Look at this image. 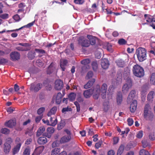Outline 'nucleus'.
Returning <instances> with one entry per match:
<instances>
[{
	"instance_id": "f257e3e1",
	"label": "nucleus",
	"mask_w": 155,
	"mask_h": 155,
	"mask_svg": "<svg viewBox=\"0 0 155 155\" xmlns=\"http://www.w3.org/2000/svg\"><path fill=\"white\" fill-rule=\"evenodd\" d=\"M100 86L97 85L94 89H90L85 90L84 91L83 95L86 98H90L93 94V97L95 99H98L100 95Z\"/></svg>"
},
{
	"instance_id": "f03ea898",
	"label": "nucleus",
	"mask_w": 155,
	"mask_h": 155,
	"mask_svg": "<svg viewBox=\"0 0 155 155\" xmlns=\"http://www.w3.org/2000/svg\"><path fill=\"white\" fill-rule=\"evenodd\" d=\"M136 54L139 61L142 62L146 59L147 51L144 48L142 47L138 48L136 50Z\"/></svg>"
},
{
	"instance_id": "7ed1b4c3",
	"label": "nucleus",
	"mask_w": 155,
	"mask_h": 155,
	"mask_svg": "<svg viewBox=\"0 0 155 155\" xmlns=\"http://www.w3.org/2000/svg\"><path fill=\"white\" fill-rule=\"evenodd\" d=\"M144 117L148 120H151L153 117V114L151 111V107L149 104L145 105L144 110Z\"/></svg>"
},
{
	"instance_id": "20e7f679",
	"label": "nucleus",
	"mask_w": 155,
	"mask_h": 155,
	"mask_svg": "<svg viewBox=\"0 0 155 155\" xmlns=\"http://www.w3.org/2000/svg\"><path fill=\"white\" fill-rule=\"evenodd\" d=\"M133 71L134 74L138 77H141L144 74L143 68L138 64L134 65L133 68Z\"/></svg>"
},
{
	"instance_id": "39448f33",
	"label": "nucleus",
	"mask_w": 155,
	"mask_h": 155,
	"mask_svg": "<svg viewBox=\"0 0 155 155\" xmlns=\"http://www.w3.org/2000/svg\"><path fill=\"white\" fill-rule=\"evenodd\" d=\"M132 86V81L130 78L128 77L126 83L124 84L122 87V91L124 93H127Z\"/></svg>"
},
{
	"instance_id": "423d86ee",
	"label": "nucleus",
	"mask_w": 155,
	"mask_h": 155,
	"mask_svg": "<svg viewBox=\"0 0 155 155\" xmlns=\"http://www.w3.org/2000/svg\"><path fill=\"white\" fill-rule=\"evenodd\" d=\"M43 86V84L35 82L31 84L30 89L31 91L37 92L40 90Z\"/></svg>"
},
{
	"instance_id": "0eeeda50",
	"label": "nucleus",
	"mask_w": 155,
	"mask_h": 155,
	"mask_svg": "<svg viewBox=\"0 0 155 155\" xmlns=\"http://www.w3.org/2000/svg\"><path fill=\"white\" fill-rule=\"evenodd\" d=\"M12 142V140L11 138H8L6 139V142L4 144V150L5 153H8L10 151L11 146L10 144Z\"/></svg>"
},
{
	"instance_id": "6e6552de",
	"label": "nucleus",
	"mask_w": 155,
	"mask_h": 155,
	"mask_svg": "<svg viewBox=\"0 0 155 155\" xmlns=\"http://www.w3.org/2000/svg\"><path fill=\"white\" fill-rule=\"evenodd\" d=\"M78 43L79 45L85 47H87L90 45L89 41L82 36L79 38L78 40Z\"/></svg>"
},
{
	"instance_id": "1a4fd4ad",
	"label": "nucleus",
	"mask_w": 155,
	"mask_h": 155,
	"mask_svg": "<svg viewBox=\"0 0 155 155\" xmlns=\"http://www.w3.org/2000/svg\"><path fill=\"white\" fill-rule=\"evenodd\" d=\"M107 88V84L105 83H104L102 84L101 90L100 87V94H101V97L102 99H105L106 97Z\"/></svg>"
},
{
	"instance_id": "9d476101",
	"label": "nucleus",
	"mask_w": 155,
	"mask_h": 155,
	"mask_svg": "<svg viewBox=\"0 0 155 155\" xmlns=\"http://www.w3.org/2000/svg\"><path fill=\"white\" fill-rule=\"evenodd\" d=\"M11 60L13 61H18L20 59V55L19 53L14 51L10 54Z\"/></svg>"
},
{
	"instance_id": "9b49d317",
	"label": "nucleus",
	"mask_w": 155,
	"mask_h": 155,
	"mask_svg": "<svg viewBox=\"0 0 155 155\" xmlns=\"http://www.w3.org/2000/svg\"><path fill=\"white\" fill-rule=\"evenodd\" d=\"M55 84V88L57 90H61L63 87V82L60 80H56Z\"/></svg>"
},
{
	"instance_id": "f8f14e48",
	"label": "nucleus",
	"mask_w": 155,
	"mask_h": 155,
	"mask_svg": "<svg viewBox=\"0 0 155 155\" xmlns=\"http://www.w3.org/2000/svg\"><path fill=\"white\" fill-rule=\"evenodd\" d=\"M101 61V65L102 68L104 69H107L109 65L108 60L107 59L104 58L102 59Z\"/></svg>"
},
{
	"instance_id": "ddd939ff",
	"label": "nucleus",
	"mask_w": 155,
	"mask_h": 155,
	"mask_svg": "<svg viewBox=\"0 0 155 155\" xmlns=\"http://www.w3.org/2000/svg\"><path fill=\"white\" fill-rule=\"evenodd\" d=\"M137 102L136 100H134L132 101V103L130 104V110L132 112H134L137 109Z\"/></svg>"
},
{
	"instance_id": "4468645a",
	"label": "nucleus",
	"mask_w": 155,
	"mask_h": 155,
	"mask_svg": "<svg viewBox=\"0 0 155 155\" xmlns=\"http://www.w3.org/2000/svg\"><path fill=\"white\" fill-rule=\"evenodd\" d=\"M16 122L15 120L11 119L6 122L5 125L6 127L12 128L16 125Z\"/></svg>"
},
{
	"instance_id": "2eb2a0df",
	"label": "nucleus",
	"mask_w": 155,
	"mask_h": 155,
	"mask_svg": "<svg viewBox=\"0 0 155 155\" xmlns=\"http://www.w3.org/2000/svg\"><path fill=\"white\" fill-rule=\"evenodd\" d=\"M56 71V67L54 63H52L49 66L47 71V73L48 74L55 72Z\"/></svg>"
},
{
	"instance_id": "dca6fc26",
	"label": "nucleus",
	"mask_w": 155,
	"mask_h": 155,
	"mask_svg": "<svg viewBox=\"0 0 155 155\" xmlns=\"http://www.w3.org/2000/svg\"><path fill=\"white\" fill-rule=\"evenodd\" d=\"M71 135H65L61 138L60 142L61 143L68 142L71 140Z\"/></svg>"
},
{
	"instance_id": "f3484780",
	"label": "nucleus",
	"mask_w": 155,
	"mask_h": 155,
	"mask_svg": "<svg viewBox=\"0 0 155 155\" xmlns=\"http://www.w3.org/2000/svg\"><path fill=\"white\" fill-rule=\"evenodd\" d=\"M136 91L134 90H132L130 92L127 100L128 103H130L131 101H133V98L134 97Z\"/></svg>"
},
{
	"instance_id": "a211bd4d",
	"label": "nucleus",
	"mask_w": 155,
	"mask_h": 155,
	"mask_svg": "<svg viewBox=\"0 0 155 155\" xmlns=\"http://www.w3.org/2000/svg\"><path fill=\"white\" fill-rule=\"evenodd\" d=\"M87 37L90 41V45H94L95 44L97 39L95 37L91 35H88L87 36Z\"/></svg>"
},
{
	"instance_id": "6ab92c4d",
	"label": "nucleus",
	"mask_w": 155,
	"mask_h": 155,
	"mask_svg": "<svg viewBox=\"0 0 155 155\" xmlns=\"http://www.w3.org/2000/svg\"><path fill=\"white\" fill-rule=\"evenodd\" d=\"M155 95V92L154 91H150L147 95V100L150 102L152 101Z\"/></svg>"
},
{
	"instance_id": "aec40b11",
	"label": "nucleus",
	"mask_w": 155,
	"mask_h": 155,
	"mask_svg": "<svg viewBox=\"0 0 155 155\" xmlns=\"http://www.w3.org/2000/svg\"><path fill=\"white\" fill-rule=\"evenodd\" d=\"M25 44H22L20 43L19 45L21 46H17L16 48L17 50L21 51H27L28 50V49L25 46Z\"/></svg>"
},
{
	"instance_id": "412c9836",
	"label": "nucleus",
	"mask_w": 155,
	"mask_h": 155,
	"mask_svg": "<svg viewBox=\"0 0 155 155\" xmlns=\"http://www.w3.org/2000/svg\"><path fill=\"white\" fill-rule=\"evenodd\" d=\"M95 80L94 79H93L91 80H90L84 86V87L85 89H87L91 87L93 83L95 82Z\"/></svg>"
},
{
	"instance_id": "4be33fe9",
	"label": "nucleus",
	"mask_w": 155,
	"mask_h": 155,
	"mask_svg": "<svg viewBox=\"0 0 155 155\" xmlns=\"http://www.w3.org/2000/svg\"><path fill=\"white\" fill-rule=\"evenodd\" d=\"M62 94L60 92H59L58 93L56 97V103L57 104H59L60 103L61 101L62 98ZM53 98H54V97Z\"/></svg>"
},
{
	"instance_id": "5701e85b",
	"label": "nucleus",
	"mask_w": 155,
	"mask_h": 155,
	"mask_svg": "<svg viewBox=\"0 0 155 155\" xmlns=\"http://www.w3.org/2000/svg\"><path fill=\"white\" fill-rule=\"evenodd\" d=\"M38 142L40 144H44L47 142V140L45 137H41L38 138Z\"/></svg>"
},
{
	"instance_id": "b1692460",
	"label": "nucleus",
	"mask_w": 155,
	"mask_h": 155,
	"mask_svg": "<svg viewBox=\"0 0 155 155\" xmlns=\"http://www.w3.org/2000/svg\"><path fill=\"white\" fill-rule=\"evenodd\" d=\"M68 61L66 60L61 59L60 60V66L62 71H65V66L66 65Z\"/></svg>"
},
{
	"instance_id": "393cba45",
	"label": "nucleus",
	"mask_w": 155,
	"mask_h": 155,
	"mask_svg": "<svg viewBox=\"0 0 155 155\" xmlns=\"http://www.w3.org/2000/svg\"><path fill=\"white\" fill-rule=\"evenodd\" d=\"M21 143H18L13 149V153L14 155L17 153L19 151L21 145Z\"/></svg>"
},
{
	"instance_id": "a878e982",
	"label": "nucleus",
	"mask_w": 155,
	"mask_h": 155,
	"mask_svg": "<svg viewBox=\"0 0 155 155\" xmlns=\"http://www.w3.org/2000/svg\"><path fill=\"white\" fill-rule=\"evenodd\" d=\"M145 19L146 21L149 23L152 21L154 18H153V17L149 15L145 14L144 15Z\"/></svg>"
},
{
	"instance_id": "bb28decb",
	"label": "nucleus",
	"mask_w": 155,
	"mask_h": 155,
	"mask_svg": "<svg viewBox=\"0 0 155 155\" xmlns=\"http://www.w3.org/2000/svg\"><path fill=\"white\" fill-rule=\"evenodd\" d=\"M57 108L56 107H54L50 110L48 114V116H51L52 115L54 114L56 112Z\"/></svg>"
},
{
	"instance_id": "cd10ccee",
	"label": "nucleus",
	"mask_w": 155,
	"mask_h": 155,
	"mask_svg": "<svg viewBox=\"0 0 155 155\" xmlns=\"http://www.w3.org/2000/svg\"><path fill=\"white\" fill-rule=\"evenodd\" d=\"M122 101V96L121 93L120 92L118 93L117 97V103L118 104H121Z\"/></svg>"
},
{
	"instance_id": "c85d7f7f",
	"label": "nucleus",
	"mask_w": 155,
	"mask_h": 155,
	"mask_svg": "<svg viewBox=\"0 0 155 155\" xmlns=\"http://www.w3.org/2000/svg\"><path fill=\"white\" fill-rule=\"evenodd\" d=\"M45 128L44 126L40 127L38 130L36 135L37 136H39L45 130Z\"/></svg>"
},
{
	"instance_id": "c756f323",
	"label": "nucleus",
	"mask_w": 155,
	"mask_h": 155,
	"mask_svg": "<svg viewBox=\"0 0 155 155\" xmlns=\"http://www.w3.org/2000/svg\"><path fill=\"white\" fill-rule=\"evenodd\" d=\"M124 146L123 144L120 145L117 153V155H121L123 153L124 148Z\"/></svg>"
},
{
	"instance_id": "7c9ffc66",
	"label": "nucleus",
	"mask_w": 155,
	"mask_h": 155,
	"mask_svg": "<svg viewBox=\"0 0 155 155\" xmlns=\"http://www.w3.org/2000/svg\"><path fill=\"white\" fill-rule=\"evenodd\" d=\"M44 148V146H40L37 147L34 151L36 152V153H38L39 155H40V154L43 151Z\"/></svg>"
},
{
	"instance_id": "2f4dec72",
	"label": "nucleus",
	"mask_w": 155,
	"mask_h": 155,
	"mask_svg": "<svg viewBox=\"0 0 155 155\" xmlns=\"http://www.w3.org/2000/svg\"><path fill=\"white\" fill-rule=\"evenodd\" d=\"M50 125L54 126L57 123V120L56 118H53L52 117L50 118Z\"/></svg>"
},
{
	"instance_id": "473e14b6",
	"label": "nucleus",
	"mask_w": 155,
	"mask_h": 155,
	"mask_svg": "<svg viewBox=\"0 0 155 155\" xmlns=\"http://www.w3.org/2000/svg\"><path fill=\"white\" fill-rule=\"evenodd\" d=\"M17 13L20 15L21 18H22L25 16V13L24 12V10L23 8L18 9L17 11Z\"/></svg>"
},
{
	"instance_id": "72a5a7b5",
	"label": "nucleus",
	"mask_w": 155,
	"mask_h": 155,
	"mask_svg": "<svg viewBox=\"0 0 155 155\" xmlns=\"http://www.w3.org/2000/svg\"><path fill=\"white\" fill-rule=\"evenodd\" d=\"M91 65L93 70L94 71H96L98 69V64L96 61H94L92 62Z\"/></svg>"
},
{
	"instance_id": "f704fd0d",
	"label": "nucleus",
	"mask_w": 155,
	"mask_h": 155,
	"mask_svg": "<svg viewBox=\"0 0 155 155\" xmlns=\"http://www.w3.org/2000/svg\"><path fill=\"white\" fill-rule=\"evenodd\" d=\"M76 94L74 93H71L68 96V99L70 101H74L75 99Z\"/></svg>"
},
{
	"instance_id": "c9c22d12",
	"label": "nucleus",
	"mask_w": 155,
	"mask_h": 155,
	"mask_svg": "<svg viewBox=\"0 0 155 155\" xmlns=\"http://www.w3.org/2000/svg\"><path fill=\"white\" fill-rule=\"evenodd\" d=\"M150 82L153 84H155V73H153L151 74L150 78Z\"/></svg>"
},
{
	"instance_id": "e433bc0d",
	"label": "nucleus",
	"mask_w": 155,
	"mask_h": 155,
	"mask_svg": "<svg viewBox=\"0 0 155 155\" xmlns=\"http://www.w3.org/2000/svg\"><path fill=\"white\" fill-rule=\"evenodd\" d=\"M60 149L59 148H56L54 149L51 151V155H57L60 152Z\"/></svg>"
},
{
	"instance_id": "4c0bfd02",
	"label": "nucleus",
	"mask_w": 155,
	"mask_h": 155,
	"mask_svg": "<svg viewBox=\"0 0 155 155\" xmlns=\"http://www.w3.org/2000/svg\"><path fill=\"white\" fill-rule=\"evenodd\" d=\"M139 154L140 155H150L148 151L144 149L140 150Z\"/></svg>"
},
{
	"instance_id": "58836bf2",
	"label": "nucleus",
	"mask_w": 155,
	"mask_h": 155,
	"mask_svg": "<svg viewBox=\"0 0 155 155\" xmlns=\"http://www.w3.org/2000/svg\"><path fill=\"white\" fill-rule=\"evenodd\" d=\"M141 142L142 144L143 147L144 148H145L147 147L150 146L149 143L145 140H143Z\"/></svg>"
},
{
	"instance_id": "ea45409f",
	"label": "nucleus",
	"mask_w": 155,
	"mask_h": 155,
	"mask_svg": "<svg viewBox=\"0 0 155 155\" xmlns=\"http://www.w3.org/2000/svg\"><path fill=\"white\" fill-rule=\"evenodd\" d=\"M149 139L152 140H155V133L153 132H150L149 136Z\"/></svg>"
},
{
	"instance_id": "a19ab883",
	"label": "nucleus",
	"mask_w": 155,
	"mask_h": 155,
	"mask_svg": "<svg viewBox=\"0 0 155 155\" xmlns=\"http://www.w3.org/2000/svg\"><path fill=\"white\" fill-rule=\"evenodd\" d=\"M34 21H33L32 22L29 23L27 25H24V26L21 27V28H20L19 29H17V30L18 31V30H20L24 28H30V27H31V26H32L34 25Z\"/></svg>"
},
{
	"instance_id": "79ce46f5",
	"label": "nucleus",
	"mask_w": 155,
	"mask_h": 155,
	"mask_svg": "<svg viewBox=\"0 0 155 155\" xmlns=\"http://www.w3.org/2000/svg\"><path fill=\"white\" fill-rule=\"evenodd\" d=\"M90 60L88 59H86L81 61V63L84 65H86L90 62Z\"/></svg>"
},
{
	"instance_id": "37998d69",
	"label": "nucleus",
	"mask_w": 155,
	"mask_h": 155,
	"mask_svg": "<svg viewBox=\"0 0 155 155\" xmlns=\"http://www.w3.org/2000/svg\"><path fill=\"white\" fill-rule=\"evenodd\" d=\"M25 134H28L30 136H31L33 135L34 132L32 129H28L25 133Z\"/></svg>"
},
{
	"instance_id": "c03bdc74",
	"label": "nucleus",
	"mask_w": 155,
	"mask_h": 155,
	"mask_svg": "<svg viewBox=\"0 0 155 155\" xmlns=\"http://www.w3.org/2000/svg\"><path fill=\"white\" fill-rule=\"evenodd\" d=\"M10 130L6 128H3L1 130V132L3 134H8L9 133Z\"/></svg>"
},
{
	"instance_id": "a18cd8bd",
	"label": "nucleus",
	"mask_w": 155,
	"mask_h": 155,
	"mask_svg": "<svg viewBox=\"0 0 155 155\" xmlns=\"http://www.w3.org/2000/svg\"><path fill=\"white\" fill-rule=\"evenodd\" d=\"M13 18L16 21H19L22 18L18 14H16L13 17Z\"/></svg>"
},
{
	"instance_id": "49530a36",
	"label": "nucleus",
	"mask_w": 155,
	"mask_h": 155,
	"mask_svg": "<svg viewBox=\"0 0 155 155\" xmlns=\"http://www.w3.org/2000/svg\"><path fill=\"white\" fill-rule=\"evenodd\" d=\"M30 149L28 147L26 148L25 150L23 155H30Z\"/></svg>"
},
{
	"instance_id": "de8ad7c7",
	"label": "nucleus",
	"mask_w": 155,
	"mask_h": 155,
	"mask_svg": "<svg viewBox=\"0 0 155 155\" xmlns=\"http://www.w3.org/2000/svg\"><path fill=\"white\" fill-rule=\"evenodd\" d=\"M143 131L142 130H140L137 133V137L138 138H141L143 137Z\"/></svg>"
},
{
	"instance_id": "09e8293b",
	"label": "nucleus",
	"mask_w": 155,
	"mask_h": 155,
	"mask_svg": "<svg viewBox=\"0 0 155 155\" xmlns=\"http://www.w3.org/2000/svg\"><path fill=\"white\" fill-rule=\"evenodd\" d=\"M93 75V74L92 71H89L86 76V78L87 79H89L91 78Z\"/></svg>"
},
{
	"instance_id": "8fccbe9b",
	"label": "nucleus",
	"mask_w": 155,
	"mask_h": 155,
	"mask_svg": "<svg viewBox=\"0 0 155 155\" xmlns=\"http://www.w3.org/2000/svg\"><path fill=\"white\" fill-rule=\"evenodd\" d=\"M47 131L48 133L52 134L54 132V130L53 127H49L47 128Z\"/></svg>"
},
{
	"instance_id": "3c124183",
	"label": "nucleus",
	"mask_w": 155,
	"mask_h": 155,
	"mask_svg": "<svg viewBox=\"0 0 155 155\" xmlns=\"http://www.w3.org/2000/svg\"><path fill=\"white\" fill-rule=\"evenodd\" d=\"M36 52L39 53L44 54L46 53L45 51L43 49L36 48L35 50Z\"/></svg>"
},
{
	"instance_id": "603ef678",
	"label": "nucleus",
	"mask_w": 155,
	"mask_h": 155,
	"mask_svg": "<svg viewBox=\"0 0 155 155\" xmlns=\"http://www.w3.org/2000/svg\"><path fill=\"white\" fill-rule=\"evenodd\" d=\"M126 41L123 38L119 39L118 41V43L120 45H124L126 44Z\"/></svg>"
},
{
	"instance_id": "864d4df0",
	"label": "nucleus",
	"mask_w": 155,
	"mask_h": 155,
	"mask_svg": "<svg viewBox=\"0 0 155 155\" xmlns=\"http://www.w3.org/2000/svg\"><path fill=\"white\" fill-rule=\"evenodd\" d=\"M8 15L7 13H5L0 15V18L3 19H6L8 18Z\"/></svg>"
},
{
	"instance_id": "5fc2aeb1",
	"label": "nucleus",
	"mask_w": 155,
	"mask_h": 155,
	"mask_svg": "<svg viewBox=\"0 0 155 155\" xmlns=\"http://www.w3.org/2000/svg\"><path fill=\"white\" fill-rule=\"evenodd\" d=\"M45 109L44 107H42L39 108L38 110V114H41L45 110Z\"/></svg>"
},
{
	"instance_id": "6e6d98bb",
	"label": "nucleus",
	"mask_w": 155,
	"mask_h": 155,
	"mask_svg": "<svg viewBox=\"0 0 155 155\" xmlns=\"http://www.w3.org/2000/svg\"><path fill=\"white\" fill-rule=\"evenodd\" d=\"M8 62V60L4 58H0V64H3L7 63Z\"/></svg>"
},
{
	"instance_id": "4d7b16f0",
	"label": "nucleus",
	"mask_w": 155,
	"mask_h": 155,
	"mask_svg": "<svg viewBox=\"0 0 155 155\" xmlns=\"http://www.w3.org/2000/svg\"><path fill=\"white\" fill-rule=\"evenodd\" d=\"M127 121L128 122V124L129 126H131L133 125L134 121L132 118H128Z\"/></svg>"
},
{
	"instance_id": "13d9d810",
	"label": "nucleus",
	"mask_w": 155,
	"mask_h": 155,
	"mask_svg": "<svg viewBox=\"0 0 155 155\" xmlns=\"http://www.w3.org/2000/svg\"><path fill=\"white\" fill-rule=\"evenodd\" d=\"M119 140V138L118 137H114L113 139V144H116L118 142Z\"/></svg>"
},
{
	"instance_id": "bf43d9fd",
	"label": "nucleus",
	"mask_w": 155,
	"mask_h": 155,
	"mask_svg": "<svg viewBox=\"0 0 155 155\" xmlns=\"http://www.w3.org/2000/svg\"><path fill=\"white\" fill-rule=\"evenodd\" d=\"M74 2L76 4H82L84 2V0H74Z\"/></svg>"
},
{
	"instance_id": "052dcab7",
	"label": "nucleus",
	"mask_w": 155,
	"mask_h": 155,
	"mask_svg": "<svg viewBox=\"0 0 155 155\" xmlns=\"http://www.w3.org/2000/svg\"><path fill=\"white\" fill-rule=\"evenodd\" d=\"M102 142L99 141L98 142L96 143L95 144V147L97 149H98L100 147L101 145Z\"/></svg>"
},
{
	"instance_id": "680f3d73",
	"label": "nucleus",
	"mask_w": 155,
	"mask_h": 155,
	"mask_svg": "<svg viewBox=\"0 0 155 155\" xmlns=\"http://www.w3.org/2000/svg\"><path fill=\"white\" fill-rule=\"evenodd\" d=\"M150 25L152 27L153 29H155V19H153V20L150 23Z\"/></svg>"
},
{
	"instance_id": "e2e57ef3",
	"label": "nucleus",
	"mask_w": 155,
	"mask_h": 155,
	"mask_svg": "<svg viewBox=\"0 0 155 155\" xmlns=\"http://www.w3.org/2000/svg\"><path fill=\"white\" fill-rule=\"evenodd\" d=\"M32 141V139L31 138H29L25 142V144L26 145H29L31 144Z\"/></svg>"
},
{
	"instance_id": "0e129e2a",
	"label": "nucleus",
	"mask_w": 155,
	"mask_h": 155,
	"mask_svg": "<svg viewBox=\"0 0 155 155\" xmlns=\"http://www.w3.org/2000/svg\"><path fill=\"white\" fill-rule=\"evenodd\" d=\"M124 61L121 62H120V61H118L117 63V65L119 67H122L124 66Z\"/></svg>"
},
{
	"instance_id": "69168bd1",
	"label": "nucleus",
	"mask_w": 155,
	"mask_h": 155,
	"mask_svg": "<svg viewBox=\"0 0 155 155\" xmlns=\"http://www.w3.org/2000/svg\"><path fill=\"white\" fill-rule=\"evenodd\" d=\"M11 51V50L9 49H6L4 51H3L4 53V55L7 54H9L10 52Z\"/></svg>"
},
{
	"instance_id": "338daca9",
	"label": "nucleus",
	"mask_w": 155,
	"mask_h": 155,
	"mask_svg": "<svg viewBox=\"0 0 155 155\" xmlns=\"http://www.w3.org/2000/svg\"><path fill=\"white\" fill-rule=\"evenodd\" d=\"M115 88V87L113 85H110L109 86L108 91H109L110 92L111 91V92L113 91V90Z\"/></svg>"
},
{
	"instance_id": "774afa93",
	"label": "nucleus",
	"mask_w": 155,
	"mask_h": 155,
	"mask_svg": "<svg viewBox=\"0 0 155 155\" xmlns=\"http://www.w3.org/2000/svg\"><path fill=\"white\" fill-rule=\"evenodd\" d=\"M58 143L57 141H55L52 144V147L53 148L57 146Z\"/></svg>"
}]
</instances>
